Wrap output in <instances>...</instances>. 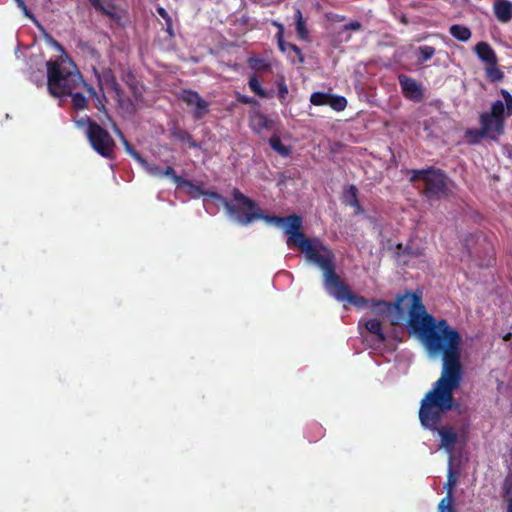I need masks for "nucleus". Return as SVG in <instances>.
I'll list each match as a JSON object with an SVG mask.
<instances>
[{"label":"nucleus","instance_id":"f257e3e1","mask_svg":"<svg viewBox=\"0 0 512 512\" xmlns=\"http://www.w3.org/2000/svg\"><path fill=\"white\" fill-rule=\"evenodd\" d=\"M412 325L422 331L428 357L442 359L440 377L422 399L419 419L423 427L438 432L441 437L440 447L448 453V462L451 464L458 436L452 427H444L440 430L438 425L443 414L454 407L453 394L463 380L460 348L462 337L444 319L439 324L431 326L429 322L425 323L418 318H413Z\"/></svg>","mask_w":512,"mask_h":512},{"label":"nucleus","instance_id":"f03ea898","mask_svg":"<svg viewBox=\"0 0 512 512\" xmlns=\"http://www.w3.org/2000/svg\"><path fill=\"white\" fill-rule=\"evenodd\" d=\"M326 292L340 302H348L358 309L370 307L372 313L388 320L393 325L405 323L413 332L417 333L424 344L423 333L412 325V319L418 318L419 321L429 322V325H437L442 320L436 321L427 313L422 303V297L416 293H405L397 297L395 303L385 301H371L366 298L353 294L348 286L340 279L330 286Z\"/></svg>","mask_w":512,"mask_h":512},{"label":"nucleus","instance_id":"7ed1b4c3","mask_svg":"<svg viewBox=\"0 0 512 512\" xmlns=\"http://www.w3.org/2000/svg\"><path fill=\"white\" fill-rule=\"evenodd\" d=\"M271 225L283 228L287 235V245L297 246L305 256L308 263L317 266L323 272V285L325 290L336 283L340 278L335 272V256L333 252L318 238L307 239L300 231L302 219L297 215L288 217L266 218Z\"/></svg>","mask_w":512,"mask_h":512},{"label":"nucleus","instance_id":"20e7f679","mask_svg":"<svg viewBox=\"0 0 512 512\" xmlns=\"http://www.w3.org/2000/svg\"><path fill=\"white\" fill-rule=\"evenodd\" d=\"M47 85L50 94L56 98H64L72 91L86 89L90 97L95 99L98 110H104V96H100L93 86L87 84L76 65L68 56H59L47 62Z\"/></svg>","mask_w":512,"mask_h":512},{"label":"nucleus","instance_id":"39448f33","mask_svg":"<svg viewBox=\"0 0 512 512\" xmlns=\"http://www.w3.org/2000/svg\"><path fill=\"white\" fill-rule=\"evenodd\" d=\"M207 195L215 200V204L218 207H224L231 219L242 225H247L258 219H264L270 224L266 218H270L271 216L262 215L255 202L242 194L238 189L232 191L234 204L230 203L218 193H209Z\"/></svg>","mask_w":512,"mask_h":512},{"label":"nucleus","instance_id":"423d86ee","mask_svg":"<svg viewBox=\"0 0 512 512\" xmlns=\"http://www.w3.org/2000/svg\"><path fill=\"white\" fill-rule=\"evenodd\" d=\"M79 128L86 127V136L93 149L105 158H110L114 148V140L110 134L100 125L90 120V118H82L75 121Z\"/></svg>","mask_w":512,"mask_h":512},{"label":"nucleus","instance_id":"0eeeda50","mask_svg":"<svg viewBox=\"0 0 512 512\" xmlns=\"http://www.w3.org/2000/svg\"><path fill=\"white\" fill-rule=\"evenodd\" d=\"M412 181L421 180L424 183L425 195L428 198H440L447 194L448 180L438 169L413 171Z\"/></svg>","mask_w":512,"mask_h":512},{"label":"nucleus","instance_id":"6e6552de","mask_svg":"<svg viewBox=\"0 0 512 512\" xmlns=\"http://www.w3.org/2000/svg\"><path fill=\"white\" fill-rule=\"evenodd\" d=\"M480 130L479 131H468L467 134L475 133L479 137H490L496 138L503 132L504 122L492 115L490 112H485L480 115Z\"/></svg>","mask_w":512,"mask_h":512},{"label":"nucleus","instance_id":"1a4fd4ad","mask_svg":"<svg viewBox=\"0 0 512 512\" xmlns=\"http://www.w3.org/2000/svg\"><path fill=\"white\" fill-rule=\"evenodd\" d=\"M181 99L187 103V105L195 108L194 116L197 119L203 117L208 109V103L200 97V95L191 90H184L181 93Z\"/></svg>","mask_w":512,"mask_h":512},{"label":"nucleus","instance_id":"9d476101","mask_svg":"<svg viewBox=\"0 0 512 512\" xmlns=\"http://www.w3.org/2000/svg\"><path fill=\"white\" fill-rule=\"evenodd\" d=\"M501 95L504 101L493 102L490 113L504 122L507 117L512 115V95L505 89L501 90Z\"/></svg>","mask_w":512,"mask_h":512},{"label":"nucleus","instance_id":"9b49d317","mask_svg":"<svg viewBox=\"0 0 512 512\" xmlns=\"http://www.w3.org/2000/svg\"><path fill=\"white\" fill-rule=\"evenodd\" d=\"M398 79L402 92L407 98L415 101L422 99L423 94L421 86L414 79L404 74L399 75Z\"/></svg>","mask_w":512,"mask_h":512},{"label":"nucleus","instance_id":"f8f14e48","mask_svg":"<svg viewBox=\"0 0 512 512\" xmlns=\"http://www.w3.org/2000/svg\"><path fill=\"white\" fill-rule=\"evenodd\" d=\"M175 184L178 187L184 188L186 192L193 197L203 196V202L205 206L209 205L210 203H215V200L207 195L210 193L209 191H203L200 187L194 185L190 181L183 179L182 177H175Z\"/></svg>","mask_w":512,"mask_h":512},{"label":"nucleus","instance_id":"ddd939ff","mask_svg":"<svg viewBox=\"0 0 512 512\" xmlns=\"http://www.w3.org/2000/svg\"><path fill=\"white\" fill-rule=\"evenodd\" d=\"M493 11L500 22L507 23L512 19V2L508 0H495Z\"/></svg>","mask_w":512,"mask_h":512},{"label":"nucleus","instance_id":"4468645a","mask_svg":"<svg viewBox=\"0 0 512 512\" xmlns=\"http://www.w3.org/2000/svg\"><path fill=\"white\" fill-rule=\"evenodd\" d=\"M475 52L478 58L485 63V65L497 63V56L492 47L486 42H479L475 46Z\"/></svg>","mask_w":512,"mask_h":512},{"label":"nucleus","instance_id":"2eb2a0df","mask_svg":"<svg viewBox=\"0 0 512 512\" xmlns=\"http://www.w3.org/2000/svg\"><path fill=\"white\" fill-rule=\"evenodd\" d=\"M95 74L101 90L110 88L118 94L119 85L111 70H104L102 73L95 72Z\"/></svg>","mask_w":512,"mask_h":512},{"label":"nucleus","instance_id":"dca6fc26","mask_svg":"<svg viewBox=\"0 0 512 512\" xmlns=\"http://www.w3.org/2000/svg\"><path fill=\"white\" fill-rule=\"evenodd\" d=\"M90 5L97 11L109 16L112 19L119 18L116 6L111 2L103 0H88Z\"/></svg>","mask_w":512,"mask_h":512},{"label":"nucleus","instance_id":"f3484780","mask_svg":"<svg viewBox=\"0 0 512 512\" xmlns=\"http://www.w3.org/2000/svg\"><path fill=\"white\" fill-rule=\"evenodd\" d=\"M357 194H358L357 188L354 185H350L349 187H347L345 189L343 198H344V202L347 205L354 208L355 213L361 214V213H363V209L361 208Z\"/></svg>","mask_w":512,"mask_h":512},{"label":"nucleus","instance_id":"a211bd4d","mask_svg":"<svg viewBox=\"0 0 512 512\" xmlns=\"http://www.w3.org/2000/svg\"><path fill=\"white\" fill-rule=\"evenodd\" d=\"M365 328L375 336L379 342H384L385 335L382 331L381 323L378 319H369L364 321Z\"/></svg>","mask_w":512,"mask_h":512},{"label":"nucleus","instance_id":"6ab92c4d","mask_svg":"<svg viewBox=\"0 0 512 512\" xmlns=\"http://www.w3.org/2000/svg\"><path fill=\"white\" fill-rule=\"evenodd\" d=\"M450 34L457 40L467 42L471 38V30L463 25L454 24L449 29Z\"/></svg>","mask_w":512,"mask_h":512},{"label":"nucleus","instance_id":"aec40b11","mask_svg":"<svg viewBox=\"0 0 512 512\" xmlns=\"http://www.w3.org/2000/svg\"><path fill=\"white\" fill-rule=\"evenodd\" d=\"M486 76L492 82H499L503 79V72L497 67V63L486 65Z\"/></svg>","mask_w":512,"mask_h":512},{"label":"nucleus","instance_id":"412c9836","mask_svg":"<svg viewBox=\"0 0 512 512\" xmlns=\"http://www.w3.org/2000/svg\"><path fill=\"white\" fill-rule=\"evenodd\" d=\"M435 54V49L429 45H423L417 49V60L419 63H424L430 60Z\"/></svg>","mask_w":512,"mask_h":512},{"label":"nucleus","instance_id":"4be33fe9","mask_svg":"<svg viewBox=\"0 0 512 512\" xmlns=\"http://www.w3.org/2000/svg\"><path fill=\"white\" fill-rule=\"evenodd\" d=\"M68 96L71 97L72 106L76 110H83L86 108L87 100L80 93V90L72 91V93H68Z\"/></svg>","mask_w":512,"mask_h":512},{"label":"nucleus","instance_id":"5701e85b","mask_svg":"<svg viewBox=\"0 0 512 512\" xmlns=\"http://www.w3.org/2000/svg\"><path fill=\"white\" fill-rule=\"evenodd\" d=\"M295 20H296V32L298 36L301 39H307L308 38V30L305 26L302 13L299 9L296 10L295 13Z\"/></svg>","mask_w":512,"mask_h":512},{"label":"nucleus","instance_id":"b1692460","mask_svg":"<svg viewBox=\"0 0 512 512\" xmlns=\"http://www.w3.org/2000/svg\"><path fill=\"white\" fill-rule=\"evenodd\" d=\"M269 142L272 149L275 150L280 155L288 156L290 154V148L283 145L279 137L273 136Z\"/></svg>","mask_w":512,"mask_h":512},{"label":"nucleus","instance_id":"393cba45","mask_svg":"<svg viewBox=\"0 0 512 512\" xmlns=\"http://www.w3.org/2000/svg\"><path fill=\"white\" fill-rule=\"evenodd\" d=\"M328 105L335 111H342L347 106V100L343 96H331L329 97Z\"/></svg>","mask_w":512,"mask_h":512},{"label":"nucleus","instance_id":"a878e982","mask_svg":"<svg viewBox=\"0 0 512 512\" xmlns=\"http://www.w3.org/2000/svg\"><path fill=\"white\" fill-rule=\"evenodd\" d=\"M147 173L155 177H163L162 169L156 164L147 162L144 158L139 163Z\"/></svg>","mask_w":512,"mask_h":512},{"label":"nucleus","instance_id":"bb28decb","mask_svg":"<svg viewBox=\"0 0 512 512\" xmlns=\"http://www.w3.org/2000/svg\"><path fill=\"white\" fill-rule=\"evenodd\" d=\"M448 475H447V482L444 486V488L447 490V495L453 496V488L456 485L457 479L452 469V463L450 464L448 462Z\"/></svg>","mask_w":512,"mask_h":512},{"label":"nucleus","instance_id":"cd10ccee","mask_svg":"<svg viewBox=\"0 0 512 512\" xmlns=\"http://www.w3.org/2000/svg\"><path fill=\"white\" fill-rule=\"evenodd\" d=\"M115 132L119 135V137L121 138L123 144H124V147H125V150L127 153H129L138 163H140V161H142V157L141 155L136 152L132 146L129 144V142L125 139V137L123 136V134L121 133V131L119 129H115Z\"/></svg>","mask_w":512,"mask_h":512},{"label":"nucleus","instance_id":"c85d7f7f","mask_svg":"<svg viewBox=\"0 0 512 512\" xmlns=\"http://www.w3.org/2000/svg\"><path fill=\"white\" fill-rule=\"evenodd\" d=\"M329 97V94L322 92H314L310 97V102L316 106L328 105Z\"/></svg>","mask_w":512,"mask_h":512},{"label":"nucleus","instance_id":"c756f323","mask_svg":"<svg viewBox=\"0 0 512 512\" xmlns=\"http://www.w3.org/2000/svg\"><path fill=\"white\" fill-rule=\"evenodd\" d=\"M249 87L250 89L255 93L257 94L258 96L262 97V98H266L268 97V94L266 93V91L261 87V84L259 82V80L257 79L256 76H253L250 78L249 80Z\"/></svg>","mask_w":512,"mask_h":512},{"label":"nucleus","instance_id":"7c9ffc66","mask_svg":"<svg viewBox=\"0 0 512 512\" xmlns=\"http://www.w3.org/2000/svg\"><path fill=\"white\" fill-rule=\"evenodd\" d=\"M248 63L249 66L254 70H261L269 67V64L266 62V60L257 57L249 58Z\"/></svg>","mask_w":512,"mask_h":512},{"label":"nucleus","instance_id":"2f4dec72","mask_svg":"<svg viewBox=\"0 0 512 512\" xmlns=\"http://www.w3.org/2000/svg\"><path fill=\"white\" fill-rule=\"evenodd\" d=\"M452 500L453 496L446 495L438 505L439 512H452Z\"/></svg>","mask_w":512,"mask_h":512},{"label":"nucleus","instance_id":"473e14b6","mask_svg":"<svg viewBox=\"0 0 512 512\" xmlns=\"http://www.w3.org/2000/svg\"><path fill=\"white\" fill-rule=\"evenodd\" d=\"M504 499L507 503L505 512H512V487H505Z\"/></svg>","mask_w":512,"mask_h":512},{"label":"nucleus","instance_id":"72a5a7b5","mask_svg":"<svg viewBox=\"0 0 512 512\" xmlns=\"http://www.w3.org/2000/svg\"><path fill=\"white\" fill-rule=\"evenodd\" d=\"M18 7L23 11L24 15L28 18H30L31 20H33L35 23L37 22L34 15L28 10L24 0H14Z\"/></svg>","mask_w":512,"mask_h":512},{"label":"nucleus","instance_id":"f704fd0d","mask_svg":"<svg viewBox=\"0 0 512 512\" xmlns=\"http://www.w3.org/2000/svg\"><path fill=\"white\" fill-rule=\"evenodd\" d=\"M48 41H49V43H50V44H51V45H52V46H53V47H54L58 52H60V53H61V55H60V56H63V57H64V56H67V54L64 52V49H63V47L60 45V43H59V42H57L56 40H54V39H53V38H51V37L48 39Z\"/></svg>","mask_w":512,"mask_h":512},{"label":"nucleus","instance_id":"c9c22d12","mask_svg":"<svg viewBox=\"0 0 512 512\" xmlns=\"http://www.w3.org/2000/svg\"><path fill=\"white\" fill-rule=\"evenodd\" d=\"M288 47H289V50L290 51H293L295 53V55L298 56L299 58V62L302 63L304 61V57L301 53V50L298 46L294 45V44H288Z\"/></svg>","mask_w":512,"mask_h":512},{"label":"nucleus","instance_id":"e433bc0d","mask_svg":"<svg viewBox=\"0 0 512 512\" xmlns=\"http://www.w3.org/2000/svg\"><path fill=\"white\" fill-rule=\"evenodd\" d=\"M345 30L358 31L361 29V24L358 21H352L344 26Z\"/></svg>","mask_w":512,"mask_h":512},{"label":"nucleus","instance_id":"4c0bfd02","mask_svg":"<svg viewBox=\"0 0 512 512\" xmlns=\"http://www.w3.org/2000/svg\"><path fill=\"white\" fill-rule=\"evenodd\" d=\"M273 25L277 27L278 32L276 34L277 40H281V37H283L284 34V27L281 23H278L276 21H273Z\"/></svg>","mask_w":512,"mask_h":512},{"label":"nucleus","instance_id":"58836bf2","mask_svg":"<svg viewBox=\"0 0 512 512\" xmlns=\"http://www.w3.org/2000/svg\"><path fill=\"white\" fill-rule=\"evenodd\" d=\"M163 177L169 176L172 178V180L175 182V177H178L175 173L172 167L168 166L165 170H162Z\"/></svg>","mask_w":512,"mask_h":512},{"label":"nucleus","instance_id":"ea45409f","mask_svg":"<svg viewBox=\"0 0 512 512\" xmlns=\"http://www.w3.org/2000/svg\"><path fill=\"white\" fill-rule=\"evenodd\" d=\"M277 42H278V46H279L281 51L286 52V51L289 50V47H288L289 43H286L284 41L283 37H281V40H277Z\"/></svg>","mask_w":512,"mask_h":512},{"label":"nucleus","instance_id":"a19ab883","mask_svg":"<svg viewBox=\"0 0 512 512\" xmlns=\"http://www.w3.org/2000/svg\"><path fill=\"white\" fill-rule=\"evenodd\" d=\"M158 12H159V14H160L163 18H165V17L167 16V13H166V11H165L163 8H159V9H158Z\"/></svg>","mask_w":512,"mask_h":512},{"label":"nucleus","instance_id":"79ce46f5","mask_svg":"<svg viewBox=\"0 0 512 512\" xmlns=\"http://www.w3.org/2000/svg\"><path fill=\"white\" fill-rule=\"evenodd\" d=\"M240 101H241V102H243V103H250V102H251L250 98H249V97H245V96H244V97H242V98L240 99Z\"/></svg>","mask_w":512,"mask_h":512},{"label":"nucleus","instance_id":"37998d69","mask_svg":"<svg viewBox=\"0 0 512 512\" xmlns=\"http://www.w3.org/2000/svg\"><path fill=\"white\" fill-rule=\"evenodd\" d=\"M286 93H287V88L286 87H283V88L280 89V94L282 96H284Z\"/></svg>","mask_w":512,"mask_h":512},{"label":"nucleus","instance_id":"c03bdc74","mask_svg":"<svg viewBox=\"0 0 512 512\" xmlns=\"http://www.w3.org/2000/svg\"><path fill=\"white\" fill-rule=\"evenodd\" d=\"M259 120H260L261 124L265 125V118L264 117L260 116Z\"/></svg>","mask_w":512,"mask_h":512}]
</instances>
